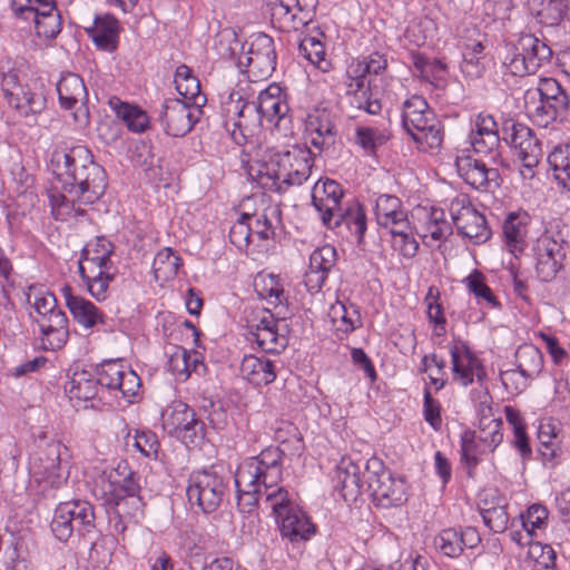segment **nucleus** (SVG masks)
Returning <instances> with one entry per match:
<instances>
[{
  "instance_id": "1",
  "label": "nucleus",
  "mask_w": 570,
  "mask_h": 570,
  "mask_svg": "<svg viewBox=\"0 0 570 570\" xmlns=\"http://www.w3.org/2000/svg\"><path fill=\"white\" fill-rule=\"evenodd\" d=\"M49 169L61 184V191L49 194L53 216L59 220H82L87 210L81 205H92L107 187L105 169L94 160L91 150L85 145L59 141L55 145L48 163Z\"/></svg>"
},
{
  "instance_id": "2",
  "label": "nucleus",
  "mask_w": 570,
  "mask_h": 570,
  "mask_svg": "<svg viewBox=\"0 0 570 570\" xmlns=\"http://www.w3.org/2000/svg\"><path fill=\"white\" fill-rule=\"evenodd\" d=\"M282 475V452L278 448L269 446L240 462L235 473L239 511L252 513L263 500L277 521L299 507L297 494L279 484Z\"/></svg>"
},
{
  "instance_id": "3",
  "label": "nucleus",
  "mask_w": 570,
  "mask_h": 570,
  "mask_svg": "<svg viewBox=\"0 0 570 570\" xmlns=\"http://www.w3.org/2000/svg\"><path fill=\"white\" fill-rule=\"evenodd\" d=\"M246 157L243 164L248 178L262 188L276 193L305 183L314 166L313 153L301 145L284 151L258 146Z\"/></svg>"
},
{
  "instance_id": "4",
  "label": "nucleus",
  "mask_w": 570,
  "mask_h": 570,
  "mask_svg": "<svg viewBox=\"0 0 570 570\" xmlns=\"http://www.w3.org/2000/svg\"><path fill=\"white\" fill-rule=\"evenodd\" d=\"M287 112L288 105L282 88L275 83L259 92L256 104L246 101L237 91L230 92L223 102L225 127L237 145L246 144L254 127L263 126L264 122L278 126Z\"/></svg>"
},
{
  "instance_id": "5",
  "label": "nucleus",
  "mask_w": 570,
  "mask_h": 570,
  "mask_svg": "<svg viewBox=\"0 0 570 570\" xmlns=\"http://www.w3.org/2000/svg\"><path fill=\"white\" fill-rule=\"evenodd\" d=\"M86 485L92 497L120 519L138 521L144 515V501L135 472L127 465L94 470L87 474Z\"/></svg>"
},
{
  "instance_id": "6",
  "label": "nucleus",
  "mask_w": 570,
  "mask_h": 570,
  "mask_svg": "<svg viewBox=\"0 0 570 570\" xmlns=\"http://www.w3.org/2000/svg\"><path fill=\"white\" fill-rule=\"evenodd\" d=\"M98 386L106 387L115 397L121 396L127 403H132L141 382L134 370L111 360L102 363L96 375L85 370L73 372L65 391L70 400L89 401L97 395Z\"/></svg>"
},
{
  "instance_id": "7",
  "label": "nucleus",
  "mask_w": 570,
  "mask_h": 570,
  "mask_svg": "<svg viewBox=\"0 0 570 570\" xmlns=\"http://www.w3.org/2000/svg\"><path fill=\"white\" fill-rule=\"evenodd\" d=\"M70 459L60 440L40 438L29 456V473L43 492L60 489L69 479Z\"/></svg>"
},
{
  "instance_id": "8",
  "label": "nucleus",
  "mask_w": 570,
  "mask_h": 570,
  "mask_svg": "<svg viewBox=\"0 0 570 570\" xmlns=\"http://www.w3.org/2000/svg\"><path fill=\"white\" fill-rule=\"evenodd\" d=\"M374 213L379 226L391 235L392 248L405 258H413L419 250V243L401 200L396 196L380 195Z\"/></svg>"
},
{
  "instance_id": "9",
  "label": "nucleus",
  "mask_w": 570,
  "mask_h": 570,
  "mask_svg": "<svg viewBox=\"0 0 570 570\" xmlns=\"http://www.w3.org/2000/svg\"><path fill=\"white\" fill-rule=\"evenodd\" d=\"M402 125L406 132L424 150L439 149L443 141L440 122L422 96L413 95L402 105Z\"/></svg>"
},
{
  "instance_id": "10",
  "label": "nucleus",
  "mask_w": 570,
  "mask_h": 570,
  "mask_svg": "<svg viewBox=\"0 0 570 570\" xmlns=\"http://www.w3.org/2000/svg\"><path fill=\"white\" fill-rule=\"evenodd\" d=\"M551 55V49L542 40L524 33L508 45L502 66L512 76L534 75Z\"/></svg>"
},
{
  "instance_id": "11",
  "label": "nucleus",
  "mask_w": 570,
  "mask_h": 570,
  "mask_svg": "<svg viewBox=\"0 0 570 570\" xmlns=\"http://www.w3.org/2000/svg\"><path fill=\"white\" fill-rule=\"evenodd\" d=\"M94 527V508L89 502L81 500L59 503L51 521L53 535L62 542L68 541L75 532L83 535Z\"/></svg>"
},
{
  "instance_id": "12",
  "label": "nucleus",
  "mask_w": 570,
  "mask_h": 570,
  "mask_svg": "<svg viewBox=\"0 0 570 570\" xmlns=\"http://www.w3.org/2000/svg\"><path fill=\"white\" fill-rule=\"evenodd\" d=\"M227 489L226 479L215 470L196 471L189 476L187 498L191 505H197L204 513H210L220 505Z\"/></svg>"
},
{
  "instance_id": "13",
  "label": "nucleus",
  "mask_w": 570,
  "mask_h": 570,
  "mask_svg": "<svg viewBox=\"0 0 570 570\" xmlns=\"http://www.w3.org/2000/svg\"><path fill=\"white\" fill-rule=\"evenodd\" d=\"M238 57L239 68L253 81L264 80L272 76L276 67V50L274 40L266 33L258 32L250 36L247 48L243 47Z\"/></svg>"
},
{
  "instance_id": "14",
  "label": "nucleus",
  "mask_w": 570,
  "mask_h": 570,
  "mask_svg": "<svg viewBox=\"0 0 570 570\" xmlns=\"http://www.w3.org/2000/svg\"><path fill=\"white\" fill-rule=\"evenodd\" d=\"M366 485L379 505L389 508L402 504L406 499V482L394 476L377 459L366 462Z\"/></svg>"
},
{
  "instance_id": "15",
  "label": "nucleus",
  "mask_w": 570,
  "mask_h": 570,
  "mask_svg": "<svg viewBox=\"0 0 570 570\" xmlns=\"http://www.w3.org/2000/svg\"><path fill=\"white\" fill-rule=\"evenodd\" d=\"M163 430L185 445L197 444L204 435V423L195 411L181 401H174L161 412Z\"/></svg>"
},
{
  "instance_id": "16",
  "label": "nucleus",
  "mask_w": 570,
  "mask_h": 570,
  "mask_svg": "<svg viewBox=\"0 0 570 570\" xmlns=\"http://www.w3.org/2000/svg\"><path fill=\"white\" fill-rule=\"evenodd\" d=\"M449 212L460 235L473 244L487 242L491 230L485 217L475 209L466 194H456L449 200Z\"/></svg>"
},
{
  "instance_id": "17",
  "label": "nucleus",
  "mask_w": 570,
  "mask_h": 570,
  "mask_svg": "<svg viewBox=\"0 0 570 570\" xmlns=\"http://www.w3.org/2000/svg\"><path fill=\"white\" fill-rule=\"evenodd\" d=\"M12 9L22 19L33 20L39 37L52 39L61 30L55 0H12Z\"/></svg>"
},
{
  "instance_id": "18",
  "label": "nucleus",
  "mask_w": 570,
  "mask_h": 570,
  "mask_svg": "<svg viewBox=\"0 0 570 570\" xmlns=\"http://www.w3.org/2000/svg\"><path fill=\"white\" fill-rule=\"evenodd\" d=\"M503 441L502 420L478 425L473 432H465L462 438V456L470 468L475 466L481 458L492 453Z\"/></svg>"
},
{
  "instance_id": "19",
  "label": "nucleus",
  "mask_w": 570,
  "mask_h": 570,
  "mask_svg": "<svg viewBox=\"0 0 570 570\" xmlns=\"http://www.w3.org/2000/svg\"><path fill=\"white\" fill-rule=\"evenodd\" d=\"M272 22L289 32L302 29L314 18L318 0H266Z\"/></svg>"
},
{
  "instance_id": "20",
  "label": "nucleus",
  "mask_w": 570,
  "mask_h": 570,
  "mask_svg": "<svg viewBox=\"0 0 570 570\" xmlns=\"http://www.w3.org/2000/svg\"><path fill=\"white\" fill-rule=\"evenodd\" d=\"M343 189L341 185L330 178L318 179L312 188V204L320 218L327 228H335L343 222L341 199Z\"/></svg>"
},
{
  "instance_id": "21",
  "label": "nucleus",
  "mask_w": 570,
  "mask_h": 570,
  "mask_svg": "<svg viewBox=\"0 0 570 570\" xmlns=\"http://www.w3.org/2000/svg\"><path fill=\"white\" fill-rule=\"evenodd\" d=\"M57 92L60 107L71 110L75 126L77 128L87 127L90 115L86 105L88 94L82 78L71 72L62 75L57 83Z\"/></svg>"
},
{
  "instance_id": "22",
  "label": "nucleus",
  "mask_w": 570,
  "mask_h": 570,
  "mask_svg": "<svg viewBox=\"0 0 570 570\" xmlns=\"http://www.w3.org/2000/svg\"><path fill=\"white\" fill-rule=\"evenodd\" d=\"M466 140L474 153L489 155L494 164H501L499 127L490 114L479 112L471 117Z\"/></svg>"
},
{
  "instance_id": "23",
  "label": "nucleus",
  "mask_w": 570,
  "mask_h": 570,
  "mask_svg": "<svg viewBox=\"0 0 570 570\" xmlns=\"http://www.w3.org/2000/svg\"><path fill=\"white\" fill-rule=\"evenodd\" d=\"M202 107L180 99H166L159 115L165 132L173 137L188 134L202 115Z\"/></svg>"
},
{
  "instance_id": "24",
  "label": "nucleus",
  "mask_w": 570,
  "mask_h": 570,
  "mask_svg": "<svg viewBox=\"0 0 570 570\" xmlns=\"http://www.w3.org/2000/svg\"><path fill=\"white\" fill-rule=\"evenodd\" d=\"M504 141L509 144L520 158L524 177L533 176V168L539 164L541 146L532 130L523 124H511L504 127Z\"/></svg>"
},
{
  "instance_id": "25",
  "label": "nucleus",
  "mask_w": 570,
  "mask_h": 570,
  "mask_svg": "<svg viewBox=\"0 0 570 570\" xmlns=\"http://www.w3.org/2000/svg\"><path fill=\"white\" fill-rule=\"evenodd\" d=\"M366 77L363 66L356 59H353L347 65L344 75L345 94L352 107L364 110L370 115H377L382 105L379 99L372 97Z\"/></svg>"
},
{
  "instance_id": "26",
  "label": "nucleus",
  "mask_w": 570,
  "mask_h": 570,
  "mask_svg": "<svg viewBox=\"0 0 570 570\" xmlns=\"http://www.w3.org/2000/svg\"><path fill=\"white\" fill-rule=\"evenodd\" d=\"M248 328V340L266 353H281L288 344L286 324L272 314L264 313Z\"/></svg>"
},
{
  "instance_id": "27",
  "label": "nucleus",
  "mask_w": 570,
  "mask_h": 570,
  "mask_svg": "<svg viewBox=\"0 0 570 570\" xmlns=\"http://www.w3.org/2000/svg\"><path fill=\"white\" fill-rule=\"evenodd\" d=\"M455 167L459 176L474 189L492 191L501 185V176L497 168L488 167L470 155L456 156Z\"/></svg>"
},
{
  "instance_id": "28",
  "label": "nucleus",
  "mask_w": 570,
  "mask_h": 570,
  "mask_svg": "<svg viewBox=\"0 0 570 570\" xmlns=\"http://www.w3.org/2000/svg\"><path fill=\"white\" fill-rule=\"evenodd\" d=\"M449 352L453 381L468 386L474 381L481 382L485 379L487 373L482 362L463 342L450 344Z\"/></svg>"
},
{
  "instance_id": "29",
  "label": "nucleus",
  "mask_w": 570,
  "mask_h": 570,
  "mask_svg": "<svg viewBox=\"0 0 570 570\" xmlns=\"http://www.w3.org/2000/svg\"><path fill=\"white\" fill-rule=\"evenodd\" d=\"M335 488L342 492L344 500H354L366 484V463L357 455H344L334 472Z\"/></svg>"
},
{
  "instance_id": "30",
  "label": "nucleus",
  "mask_w": 570,
  "mask_h": 570,
  "mask_svg": "<svg viewBox=\"0 0 570 570\" xmlns=\"http://www.w3.org/2000/svg\"><path fill=\"white\" fill-rule=\"evenodd\" d=\"M533 255L537 275L543 282L556 277L566 257L562 244L549 235H542L537 239Z\"/></svg>"
},
{
  "instance_id": "31",
  "label": "nucleus",
  "mask_w": 570,
  "mask_h": 570,
  "mask_svg": "<svg viewBox=\"0 0 570 570\" xmlns=\"http://www.w3.org/2000/svg\"><path fill=\"white\" fill-rule=\"evenodd\" d=\"M61 294L73 321L85 331L92 333L107 324V315L91 301L73 295L70 286H63Z\"/></svg>"
},
{
  "instance_id": "32",
  "label": "nucleus",
  "mask_w": 570,
  "mask_h": 570,
  "mask_svg": "<svg viewBox=\"0 0 570 570\" xmlns=\"http://www.w3.org/2000/svg\"><path fill=\"white\" fill-rule=\"evenodd\" d=\"M336 134L335 124L327 109L314 108L306 115L304 136L317 150L322 151L334 145Z\"/></svg>"
},
{
  "instance_id": "33",
  "label": "nucleus",
  "mask_w": 570,
  "mask_h": 570,
  "mask_svg": "<svg viewBox=\"0 0 570 570\" xmlns=\"http://www.w3.org/2000/svg\"><path fill=\"white\" fill-rule=\"evenodd\" d=\"M419 225L415 227L423 244L431 248L440 247L452 234V225L441 208H423L419 213Z\"/></svg>"
},
{
  "instance_id": "34",
  "label": "nucleus",
  "mask_w": 570,
  "mask_h": 570,
  "mask_svg": "<svg viewBox=\"0 0 570 570\" xmlns=\"http://www.w3.org/2000/svg\"><path fill=\"white\" fill-rule=\"evenodd\" d=\"M38 331L37 341L39 347L43 351L61 350L69 340V320L67 314L53 313L47 318L42 317L33 322Z\"/></svg>"
},
{
  "instance_id": "35",
  "label": "nucleus",
  "mask_w": 570,
  "mask_h": 570,
  "mask_svg": "<svg viewBox=\"0 0 570 570\" xmlns=\"http://www.w3.org/2000/svg\"><path fill=\"white\" fill-rule=\"evenodd\" d=\"M78 272L88 293L97 302H104L108 298L110 284L117 275L115 264L78 265Z\"/></svg>"
},
{
  "instance_id": "36",
  "label": "nucleus",
  "mask_w": 570,
  "mask_h": 570,
  "mask_svg": "<svg viewBox=\"0 0 570 570\" xmlns=\"http://www.w3.org/2000/svg\"><path fill=\"white\" fill-rule=\"evenodd\" d=\"M479 532L472 528L464 529L449 528L442 530L434 540L436 549L444 556L458 558L464 549H472L480 543Z\"/></svg>"
},
{
  "instance_id": "37",
  "label": "nucleus",
  "mask_w": 570,
  "mask_h": 570,
  "mask_svg": "<svg viewBox=\"0 0 570 570\" xmlns=\"http://www.w3.org/2000/svg\"><path fill=\"white\" fill-rule=\"evenodd\" d=\"M336 262L337 253L334 246L324 245L314 249L309 256L308 272L305 275L307 288L312 292L321 291Z\"/></svg>"
},
{
  "instance_id": "38",
  "label": "nucleus",
  "mask_w": 570,
  "mask_h": 570,
  "mask_svg": "<svg viewBox=\"0 0 570 570\" xmlns=\"http://www.w3.org/2000/svg\"><path fill=\"white\" fill-rule=\"evenodd\" d=\"M276 522L282 538L292 543L308 541L315 534V525L299 507L279 518Z\"/></svg>"
},
{
  "instance_id": "39",
  "label": "nucleus",
  "mask_w": 570,
  "mask_h": 570,
  "mask_svg": "<svg viewBox=\"0 0 570 570\" xmlns=\"http://www.w3.org/2000/svg\"><path fill=\"white\" fill-rule=\"evenodd\" d=\"M530 216L525 212L510 213L503 224L504 243L508 250L518 257L527 247Z\"/></svg>"
},
{
  "instance_id": "40",
  "label": "nucleus",
  "mask_w": 570,
  "mask_h": 570,
  "mask_svg": "<svg viewBox=\"0 0 570 570\" xmlns=\"http://www.w3.org/2000/svg\"><path fill=\"white\" fill-rule=\"evenodd\" d=\"M87 33L98 49L114 52L118 47L120 26L111 14L98 16Z\"/></svg>"
},
{
  "instance_id": "41",
  "label": "nucleus",
  "mask_w": 570,
  "mask_h": 570,
  "mask_svg": "<svg viewBox=\"0 0 570 570\" xmlns=\"http://www.w3.org/2000/svg\"><path fill=\"white\" fill-rule=\"evenodd\" d=\"M549 512L541 504H532L524 514H520L522 531L510 532V538L518 546H523L525 539H537L540 531L548 524Z\"/></svg>"
},
{
  "instance_id": "42",
  "label": "nucleus",
  "mask_w": 570,
  "mask_h": 570,
  "mask_svg": "<svg viewBox=\"0 0 570 570\" xmlns=\"http://www.w3.org/2000/svg\"><path fill=\"white\" fill-rule=\"evenodd\" d=\"M242 376L254 385H268L277 376L276 366L266 356L246 355L240 364Z\"/></svg>"
},
{
  "instance_id": "43",
  "label": "nucleus",
  "mask_w": 570,
  "mask_h": 570,
  "mask_svg": "<svg viewBox=\"0 0 570 570\" xmlns=\"http://www.w3.org/2000/svg\"><path fill=\"white\" fill-rule=\"evenodd\" d=\"M390 139V132L384 126L356 125L351 138L364 156H375L377 150Z\"/></svg>"
},
{
  "instance_id": "44",
  "label": "nucleus",
  "mask_w": 570,
  "mask_h": 570,
  "mask_svg": "<svg viewBox=\"0 0 570 570\" xmlns=\"http://www.w3.org/2000/svg\"><path fill=\"white\" fill-rule=\"evenodd\" d=\"M249 217L256 238L268 240L275 236V230L281 224V208L278 204L263 202L261 208L254 214H249Z\"/></svg>"
},
{
  "instance_id": "45",
  "label": "nucleus",
  "mask_w": 570,
  "mask_h": 570,
  "mask_svg": "<svg viewBox=\"0 0 570 570\" xmlns=\"http://www.w3.org/2000/svg\"><path fill=\"white\" fill-rule=\"evenodd\" d=\"M522 549L525 548L522 554V562L524 568L529 570H551L554 566L556 553L551 546L543 544L535 539H525Z\"/></svg>"
},
{
  "instance_id": "46",
  "label": "nucleus",
  "mask_w": 570,
  "mask_h": 570,
  "mask_svg": "<svg viewBox=\"0 0 570 570\" xmlns=\"http://www.w3.org/2000/svg\"><path fill=\"white\" fill-rule=\"evenodd\" d=\"M109 107L132 132H144L149 126V117L140 107L122 101L118 97L109 99Z\"/></svg>"
},
{
  "instance_id": "47",
  "label": "nucleus",
  "mask_w": 570,
  "mask_h": 570,
  "mask_svg": "<svg viewBox=\"0 0 570 570\" xmlns=\"http://www.w3.org/2000/svg\"><path fill=\"white\" fill-rule=\"evenodd\" d=\"M200 364L202 357L197 351L190 352L185 347L174 346L169 353L168 368L178 380H186Z\"/></svg>"
},
{
  "instance_id": "48",
  "label": "nucleus",
  "mask_w": 570,
  "mask_h": 570,
  "mask_svg": "<svg viewBox=\"0 0 570 570\" xmlns=\"http://www.w3.org/2000/svg\"><path fill=\"white\" fill-rule=\"evenodd\" d=\"M183 261L170 247L159 250L153 263V272L155 279L159 284L173 281L180 268Z\"/></svg>"
},
{
  "instance_id": "49",
  "label": "nucleus",
  "mask_w": 570,
  "mask_h": 570,
  "mask_svg": "<svg viewBox=\"0 0 570 570\" xmlns=\"http://www.w3.org/2000/svg\"><path fill=\"white\" fill-rule=\"evenodd\" d=\"M462 283L468 292L474 296L476 304L490 308H497L500 306V303L487 283L485 275L480 271L473 269L463 278Z\"/></svg>"
},
{
  "instance_id": "50",
  "label": "nucleus",
  "mask_w": 570,
  "mask_h": 570,
  "mask_svg": "<svg viewBox=\"0 0 570 570\" xmlns=\"http://www.w3.org/2000/svg\"><path fill=\"white\" fill-rule=\"evenodd\" d=\"M524 107L527 115L542 127H546L550 121L554 120L560 112H563L560 108H554L553 104H549L546 99L539 98L538 92H525Z\"/></svg>"
},
{
  "instance_id": "51",
  "label": "nucleus",
  "mask_w": 570,
  "mask_h": 570,
  "mask_svg": "<svg viewBox=\"0 0 570 570\" xmlns=\"http://www.w3.org/2000/svg\"><path fill=\"white\" fill-rule=\"evenodd\" d=\"M112 255V243L106 237H96L83 247L78 265L114 264Z\"/></svg>"
},
{
  "instance_id": "52",
  "label": "nucleus",
  "mask_w": 570,
  "mask_h": 570,
  "mask_svg": "<svg viewBox=\"0 0 570 570\" xmlns=\"http://www.w3.org/2000/svg\"><path fill=\"white\" fill-rule=\"evenodd\" d=\"M548 164L558 184L570 190V145L556 146L548 156Z\"/></svg>"
},
{
  "instance_id": "53",
  "label": "nucleus",
  "mask_w": 570,
  "mask_h": 570,
  "mask_svg": "<svg viewBox=\"0 0 570 570\" xmlns=\"http://www.w3.org/2000/svg\"><path fill=\"white\" fill-rule=\"evenodd\" d=\"M505 420L513 431L512 445L519 451L522 458L531 454L529 436L525 432V422L520 411L513 406H504Z\"/></svg>"
},
{
  "instance_id": "54",
  "label": "nucleus",
  "mask_w": 570,
  "mask_h": 570,
  "mask_svg": "<svg viewBox=\"0 0 570 570\" xmlns=\"http://www.w3.org/2000/svg\"><path fill=\"white\" fill-rule=\"evenodd\" d=\"M517 366L521 373L530 380L540 374L543 367V357L538 347L532 344H524L517 350Z\"/></svg>"
},
{
  "instance_id": "55",
  "label": "nucleus",
  "mask_w": 570,
  "mask_h": 570,
  "mask_svg": "<svg viewBox=\"0 0 570 570\" xmlns=\"http://www.w3.org/2000/svg\"><path fill=\"white\" fill-rule=\"evenodd\" d=\"M426 306V317L433 326V335L443 336L445 334L446 318L444 309L440 303V292L435 286H430L424 297Z\"/></svg>"
},
{
  "instance_id": "56",
  "label": "nucleus",
  "mask_w": 570,
  "mask_h": 570,
  "mask_svg": "<svg viewBox=\"0 0 570 570\" xmlns=\"http://www.w3.org/2000/svg\"><path fill=\"white\" fill-rule=\"evenodd\" d=\"M330 317L337 331L343 333L353 332L355 328L361 326V316L356 306L345 305L344 303L337 302L332 305L330 311Z\"/></svg>"
},
{
  "instance_id": "57",
  "label": "nucleus",
  "mask_w": 570,
  "mask_h": 570,
  "mask_svg": "<svg viewBox=\"0 0 570 570\" xmlns=\"http://www.w3.org/2000/svg\"><path fill=\"white\" fill-rule=\"evenodd\" d=\"M257 294L268 304L276 305L284 298V289L278 276L274 274H258L254 279Z\"/></svg>"
},
{
  "instance_id": "58",
  "label": "nucleus",
  "mask_w": 570,
  "mask_h": 570,
  "mask_svg": "<svg viewBox=\"0 0 570 570\" xmlns=\"http://www.w3.org/2000/svg\"><path fill=\"white\" fill-rule=\"evenodd\" d=\"M537 16L549 24L561 21L568 10L569 0H530Z\"/></svg>"
},
{
  "instance_id": "59",
  "label": "nucleus",
  "mask_w": 570,
  "mask_h": 570,
  "mask_svg": "<svg viewBox=\"0 0 570 570\" xmlns=\"http://www.w3.org/2000/svg\"><path fill=\"white\" fill-rule=\"evenodd\" d=\"M299 53L321 71L331 69V61L326 58L325 47L315 37H306L299 45Z\"/></svg>"
},
{
  "instance_id": "60",
  "label": "nucleus",
  "mask_w": 570,
  "mask_h": 570,
  "mask_svg": "<svg viewBox=\"0 0 570 570\" xmlns=\"http://www.w3.org/2000/svg\"><path fill=\"white\" fill-rule=\"evenodd\" d=\"M29 302L35 313L31 314L33 322L42 317L47 318L49 315H53V313H63L58 307L55 295L47 291L31 289Z\"/></svg>"
},
{
  "instance_id": "61",
  "label": "nucleus",
  "mask_w": 570,
  "mask_h": 570,
  "mask_svg": "<svg viewBox=\"0 0 570 570\" xmlns=\"http://www.w3.org/2000/svg\"><path fill=\"white\" fill-rule=\"evenodd\" d=\"M530 92H538V97L546 99L549 104H553L554 108L566 110L568 107V97L560 83L553 78L540 79L537 89L529 90Z\"/></svg>"
},
{
  "instance_id": "62",
  "label": "nucleus",
  "mask_w": 570,
  "mask_h": 570,
  "mask_svg": "<svg viewBox=\"0 0 570 570\" xmlns=\"http://www.w3.org/2000/svg\"><path fill=\"white\" fill-rule=\"evenodd\" d=\"M0 86L8 101L22 92L19 72L10 59L0 63Z\"/></svg>"
},
{
  "instance_id": "63",
  "label": "nucleus",
  "mask_w": 570,
  "mask_h": 570,
  "mask_svg": "<svg viewBox=\"0 0 570 570\" xmlns=\"http://www.w3.org/2000/svg\"><path fill=\"white\" fill-rule=\"evenodd\" d=\"M249 214H243L230 227L229 240L238 249H246L250 242L256 238L253 223L249 222Z\"/></svg>"
},
{
  "instance_id": "64",
  "label": "nucleus",
  "mask_w": 570,
  "mask_h": 570,
  "mask_svg": "<svg viewBox=\"0 0 570 570\" xmlns=\"http://www.w3.org/2000/svg\"><path fill=\"white\" fill-rule=\"evenodd\" d=\"M8 102L26 116L39 114L46 108V98L42 94L26 91L23 88L19 96L11 98Z\"/></svg>"
}]
</instances>
